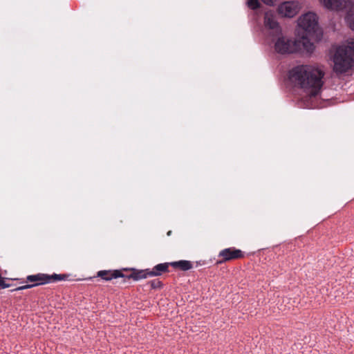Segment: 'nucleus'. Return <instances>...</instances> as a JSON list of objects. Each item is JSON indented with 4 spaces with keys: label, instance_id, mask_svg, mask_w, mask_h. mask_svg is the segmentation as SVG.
I'll return each instance as SVG.
<instances>
[{
    "label": "nucleus",
    "instance_id": "1a4fd4ad",
    "mask_svg": "<svg viewBox=\"0 0 354 354\" xmlns=\"http://www.w3.org/2000/svg\"><path fill=\"white\" fill-rule=\"evenodd\" d=\"M242 254L240 250L234 248H226L219 252V257L223 258V261H230L241 257Z\"/></svg>",
    "mask_w": 354,
    "mask_h": 354
},
{
    "label": "nucleus",
    "instance_id": "f03ea898",
    "mask_svg": "<svg viewBox=\"0 0 354 354\" xmlns=\"http://www.w3.org/2000/svg\"><path fill=\"white\" fill-rule=\"evenodd\" d=\"M272 44L274 50L281 55H288L296 53H312L315 50L314 44L302 37H295V39L283 35V31L268 39Z\"/></svg>",
    "mask_w": 354,
    "mask_h": 354
},
{
    "label": "nucleus",
    "instance_id": "dca6fc26",
    "mask_svg": "<svg viewBox=\"0 0 354 354\" xmlns=\"http://www.w3.org/2000/svg\"><path fill=\"white\" fill-rule=\"evenodd\" d=\"M265 4L268 6H273L277 0H261Z\"/></svg>",
    "mask_w": 354,
    "mask_h": 354
},
{
    "label": "nucleus",
    "instance_id": "20e7f679",
    "mask_svg": "<svg viewBox=\"0 0 354 354\" xmlns=\"http://www.w3.org/2000/svg\"><path fill=\"white\" fill-rule=\"evenodd\" d=\"M318 29L319 17L315 12L309 11L298 17L295 35L301 39L302 37L309 39L308 37L317 32Z\"/></svg>",
    "mask_w": 354,
    "mask_h": 354
},
{
    "label": "nucleus",
    "instance_id": "6ab92c4d",
    "mask_svg": "<svg viewBox=\"0 0 354 354\" xmlns=\"http://www.w3.org/2000/svg\"><path fill=\"white\" fill-rule=\"evenodd\" d=\"M52 277H54V278H55V279H61V278L59 277V275H57V274H55V275H54V276H53Z\"/></svg>",
    "mask_w": 354,
    "mask_h": 354
},
{
    "label": "nucleus",
    "instance_id": "f257e3e1",
    "mask_svg": "<svg viewBox=\"0 0 354 354\" xmlns=\"http://www.w3.org/2000/svg\"><path fill=\"white\" fill-rule=\"evenodd\" d=\"M324 73L313 66H299L290 71V78L297 82L310 97H316L323 86Z\"/></svg>",
    "mask_w": 354,
    "mask_h": 354
},
{
    "label": "nucleus",
    "instance_id": "a211bd4d",
    "mask_svg": "<svg viewBox=\"0 0 354 354\" xmlns=\"http://www.w3.org/2000/svg\"><path fill=\"white\" fill-rule=\"evenodd\" d=\"M160 286V282L159 281H152L151 282V286L153 288H156L158 287H159Z\"/></svg>",
    "mask_w": 354,
    "mask_h": 354
},
{
    "label": "nucleus",
    "instance_id": "6e6552de",
    "mask_svg": "<svg viewBox=\"0 0 354 354\" xmlns=\"http://www.w3.org/2000/svg\"><path fill=\"white\" fill-rule=\"evenodd\" d=\"M320 3L326 9L339 10L347 8L349 2L347 0H319Z\"/></svg>",
    "mask_w": 354,
    "mask_h": 354
},
{
    "label": "nucleus",
    "instance_id": "0eeeda50",
    "mask_svg": "<svg viewBox=\"0 0 354 354\" xmlns=\"http://www.w3.org/2000/svg\"><path fill=\"white\" fill-rule=\"evenodd\" d=\"M50 277L43 274H38L35 275H29L27 277V281L29 282H34L35 284H27L20 287H18L15 289V290H21L28 288H30L35 286H37L39 284H44L49 281Z\"/></svg>",
    "mask_w": 354,
    "mask_h": 354
},
{
    "label": "nucleus",
    "instance_id": "9d476101",
    "mask_svg": "<svg viewBox=\"0 0 354 354\" xmlns=\"http://www.w3.org/2000/svg\"><path fill=\"white\" fill-rule=\"evenodd\" d=\"M97 276L106 281H109L112 279H116L118 277H122V274H120V272L118 270H115L113 272L102 270L97 272Z\"/></svg>",
    "mask_w": 354,
    "mask_h": 354
},
{
    "label": "nucleus",
    "instance_id": "9b49d317",
    "mask_svg": "<svg viewBox=\"0 0 354 354\" xmlns=\"http://www.w3.org/2000/svg\"><path fill=\"white\" fill-rule=\"evenodd\" d=\"M168 268V265L167 263H160L156 266L152 270L149 271V276H158L160 275L162 272H165Z\"/></svg>",
    "mask_w": 354,
    "mask_h": 354
},
{
    "label": "nucleus",
    "instance_id": "7ed1b4c3",
    "mask_svg": "<svg viewBox=\"0 0 354 354\" xmlns=\"http://www.w3.org/2000/svg\"><path fill=\"white\" fill-rule=\"evenodd\" d=\"M333 62V70L337 75L348 73L354 68L353 39H348L337 48Z\"/></svg>",
    "mask_w": 354,
    "mask_h": 354
},
{
    "label": "nucleus",
    "instance_id": "ddd939ff",
    "mask_svg": "<svg viewBox=\"0 0 354 354\" xmlns=\"http://www.w3.org/2000/svg\"><path fill=\"white\" fill-rule=\"evenodd\" d=\"M149 270H140V271H138V272H133L131 277V278H133L134 280H140V279H145L147 278V277H150L149 276Z\"/></svg>",
    "mask_w": 354,
    "mask_h": 354
},
{
    "label": "nucleus",
    "instance_id": "423d86ee",
    "mask_svg": "<svg viewBox=\"0 0 354 354\" xmlns=\"http://www.w3.org/2000/svg\"><path fill=\"white\" fill-rule=\"evenodd\" d=\"M263 26L268 39H270L283 31L281 26L277 21L275 13L272 10H268L265 12Z\"/></svg>",
    "mask_w": 354,
    "mask_h": 354
},
{
    "label": "nucleus",
    "instance_id": "2eb2a0df",
    "mask_svg": "<svg viewBox=\"0 0 354 354\" xmlns=\"http://www.w3.org/2000/svg\"><path fill=\"white\" fill-rule=\"evenodd\" d=\"M346 21L351 29L354 30V16L349 15H347L346 17Z\"/></svg>",
    "mask_w": 354,
    "mask_h": 354
},
{
    "label": "nucleus",
    "instance_id": "4468645a",
    "mask_svg": "<svg viewBox=\"0 0 354 354\" xmlns=\"http://www.w3.org/2000/svg\"><path fill=\"white\" fill-rule=\"evenodd\" d=\"M247 5L250 8L254 10L259 7L260 3L259 0H247Z\"/></svg>",
    "mask_w": 354,
    "mask_h": 354
},
{
    "label": "nucleus",
    "instance_id": "39448f33",
    "mask_svg": "<svg viewBox=\"0 0 354 354\" xmlns=\"http://www.w3.org/2000/svg\"><path fill=\"white\" fill-rule=\"evenodd\" d=\"M302 8V3L299 1H288L279 4L277 14L282 18L295 17Z\"/></svg>",
    "mask_w": 354,
    "mask_h": 354
},
{
    "label": "nucleus",
    "instance_id": "f3484780",
    "mask_svg": "<svg viewBox=\"0 0 354 354\" xmlns=\"http://www.w3.org/2000/svg\"><path fill=\"white\" fill-rule=\"evenodd\" d=\"M0 287L2 288H8L9 287V284H6L4 282L3 278L2 277H0Z\"/></svg>",
    "mask_w": 354,
    "mask_h": 354
},
{
    "label": "nucleus",
    "instance_id": "aec40b11",
    "mask_svg": "<svg viewBox=\"0 0 354 354\" xmlns=\"http://www.w3.org/2000/svg\"><path fill=\"white\" fill-rule=\"evenodd\" d=\"M170 234H171V231H169V232H167V235H170Z\"/></svg>",
    "mask_w": 354,
    "mask_h": 354
},
{
    "label": "nucleus",
    "instance_id": "f8f14e48",
    "mask_svg": "<svg viewBox=\"0 0 354 354\" xmlns=\"http://www.w3.org/2000/svg\"><path fill=\"white\" fill-rule=\"evenodd\" d=\"M171 265L174 267L179 268L180 270H184V271L188 270L192 268V263L189 261H185V260L175 261V262L172 263Z\"/></svg>",
    "mask_w": 354,
    "mask_h": 354
}]
</instances>
